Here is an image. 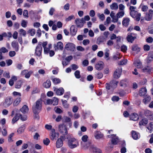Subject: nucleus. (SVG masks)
<instances>
[{
    "label": "nucleus",
    "instance_id": "nucleus-27",
    "mask_svg": "<svg viewBox=\"0 0 153 153\" xmlns=\"http://www.w3.org/2000/svg\"><path fill=\"white\" fill-rule=\"evenodd\" d=\"M132 50L137 53H138L140 51V48L136 45H134L132 46Z\"/></svg>",
    "mask_w": 153,
    "mask_h": 153
},
{
    "label": "nucleus",
    "instance_id": "nucleus-2",
    "mask_svg": "<svg viewBox=\"0 0 153 153\" xmlns=\"http://www.w3.org/2000/svg\"><path fill=\"white\" fill-rule=\"evenodd\" d=\"M68 139V145L71 149H73L78 146L79 144L77 140L74 137H71L70 135H68L67 137Z\"/></svg>",
    "mask_w": 153,
    "mask_h": 153
},
{
    "label": "nucleus",
    "instance_id": "nucleus-11",
    "mask_svg": "<svg viewBox=\"0 0 153 153\" xmlns=\"http://www.w3.org/2000/svg\"><path fill=\"white\" fill-rule=\"evenodd\" d=\"M65 48L67 50L74 51L75 48V45L72 43H68L65 46Z\"/></svg>",
    "mask_w": 153,
    "mask_h": 153
},
{
    "label": "nucleus",
    "instance_id": "nucleus-22",
    "mask_svg": "<svg viewBox=\"0 0 153 153\" xmlns=\"http://www.w3.org/2000/svg\"><path fill=\"white\" fill-rule=\"evenodd\" d=\"M12 46L14 49L15 51H17L19 50V45L18 43L15 42L13 41L11 43Z\"/></svg>",
    "mask_w": 153,
    "mask_h": 153
},
{
    "label": "nucleus",
    "instance_id": "nucleus-55",
    "mask_svg": "<svg viewBox=\"0 0 153 153\" xmlns=\"http://www.w3.org/2000/svg\"><path fill=\"white\" fill-rule=\"evenodd\" d=\"M44 103L45 104L50 105L52 104V100L48 99L45 100L44 102Z\"/></svg>",
    "mask_w": 153,
    "mask_h": 153
},
{
    "label": "nucleus",
    "instance_id": "nucleus-50",
    "mask_svg": "<svg viewBox=\"0 0 153 153\" xmlns=\"http://www.w3.org/2000/svg\"><path fill=\"white\" fill-rule=\"evenodd\" d=\"M28 33L30 34L31 36H33L35 34V30L34 29H31L28 31Z\"/></svg>",
    "mask_w": 153,
    "mask_h": 153
},
{
    "label": "nucleus",
    "instance_id": "nucleus-32",
    "mask_svg": "<svg viewBox=\"0 0 153 153\" xmlns=\"http://www.w3.org/2000/svg\"><path fill=\"white\" fill-rule=\"evenodd\" d=\"M56 47L57 49L62 50L63 49V44L61 42H58Z\"/></svg>",
    "mask_w": 153,
    "mask_h": 153
},
{
    "label": "nucleus",
    "instance_id": "nucleus-8",
    "mask_svg": "<svg viewBox=\"0 0 153 153\" xmlns=\"http://www.w3.org/2000/svg\"><path fill=\"white\" fill-rule=\"evenodd\" d=\"M32 73L33 72L31 71H28L27 70H25L22 71L21 74L22 76L25 75V77L26 78L28 79Z\"/></svg>",
    "mask_w": 153,
    "mask_h": 153
},
{
    "label": "nucleus",
    "instance_id": "nucleus-10",
    "mask_svg": "<svg viewBox=\"0 0 153 153\" xmlns=\"http://www.w3.org/2000/svg\"><path fill=\"white\" fill-rule=\"evenodd\" d=\"M104 65V64L103 62L101 61H99L96 64L95 68L97 70L100 71L103 68Z\"/></svg>",
    "mask_w": 153,
    "mask_h": 153
},
{
    "label": "nucleus",
    "instance_id": "nucleus-37",
    "mask_svg": "<svg viewBox=\"0 0 153 153\" xmlns=\"http://www.w3.org/2000/svg\"><path fill=\"white\" fill-rule=\"evenodd\" d=\"M147 128L149 131V132L151 133L153 130V122L150 123Z\"/></svg>",
    "mask_w": 153,
    "mask_h": 153
},
{
    "label": "nucleus",
    "instance_id": "nucleus-4",
    "mask_svg": "<svg viewBox=\"0 0 153 153\" xmlns=\"http://www.w3.org/2000/svg\"><path fill=\"white\" fill-rule=\"evenodd\" d=\"M13 100V99L12 97H7L3 104V106L5 108L8 107L12 103Z\"/></svg>",
    "mask_w": 153,
    "mask_h": 153
},
{
    "label": "nucleus",
    "instance_id": "nucleus-61",
    "mask_svg": "<svg viewBox=\"0 0 153 153\" xmlns=\"http://www.w3.org/2000/svg\"><path fill=\"white\" fill-rule=\"evenodd\" d=\"M153 41V38L151 37H149L146 39V42L148 43H152Z\"/></svg>",
    "mask_w": 153,
    "mask_h": 153
},
{
    "label": "nucleus",
    "instance_id": "nucleus-63",
    "mask_svg": "<svg viewBox=\"0 0 153 153\" xmlns=\"http://www.w3.org/2000/svg\"><path fill=\"white\" fill-rule=\"evenodd\" d=\"M103 74L101 72H98L96 74V76L97 78L100 79L103 76Z\"/></svg>",
    "mask_w": 153,
    "mask_h": 153
},
{
    "label": "nucleus",
    "instance_id": "nucleus-45",
    "mask_svg": "<svg viewBox=\"0 0 153 153\" xmlns=\"http://www.w3.org/2000/svg\"><path fill=\"white\" fill-rule=\"evenodd\" d=\"M127 62V59L122 60L118 62V65H126Z\"/></svg>",
    "mask_w": 153,
    "mask_h": 153
},
{
    "label": "nucleus",
    "instance_id": "nucleus-14",
    "mask_svg": "<svg viewBox=\"0 0 153 153\" xmlns=\"http://www.w3.org/2000/svg\"><path fill=\"white\" fill-rule=\"evenodd\" d=\"M63 138V136L60 137L58 138L56 142V146L57 148H59L61 147L63 145V142L62 139Z\"/></svg>",
    "mask_w": 153,
    "mask_h": 153
},
{
    "label": "nucleus",
    "instance_id": "nucleus-17",
    "mask_svg": "<svg viewBox=\"0 0 153 153\" xmlns=\"http://www.w3.org/2000/svg\"><path fill=\"white\" fill-rule=\"evenodd\" d=\"M90 150L91 153H102L100 149L94 146L91 147Z\"/></svg>",
    "mask_w": 153,
    "mask_h": 153
},
{
    "label": "nucleus",
    "instance_id": "nucleus-13",
    "mask_svg": "<svg viewBox=\"0 0 153 153\" xmlns=\"http://www.w3.org/2000/svg\"><path fill=\"white\" fill-rule=\"evenodd\" d=\"M122 69L120 68L117 69L114 74V77L115 78H119L121 74Z\"/></svg>",
    "mask_w": 153,
    "mask_h": 153
},
{
    "label": "nucleus",
    "instance_id": "nucleus-56",
    "mask_svg": "<svg viewBox=\"0 0 153 153\" xmlns=\"http://www.w3.org/2000/svg\"><path fill=\"white\" fill-rule=\"evenodd\" d=\"M148 6L145 5L143 6L141 8V10L143 12H146L148 10Z\"/></svg>",
    "mask_w": 153,
    "mask_h": 153
},
{
    "label": "nucleus",
    "instance_id": "nucleus-46",
    "mask_svg": "<svg viewBox=\"0 0 153 153\" xmlns=\"http://www.w3.org/2000/svg\"><path fill=\"white\" fill-rule=\"evenodd\" d=\"M152 16L150 15L148 13H146L145 17L146 20L147 21H150L151 20L152 18Z\"/></svg>",
    "mask_w": 153,
    "mask_h": 153
},
{
    "label": "nucleus",
    "instance_id": "nucleus-41",
    "mask_svg": "<svg viewBox=\"0 0 153 153\" xmlns=\"http://www.w3.org/2000/svg\"><path fill=\"white\" fill-rule=\"evenodd\" d=\"M14 134L13 133H11L9 134L8 136V140L9 142H12L13 141L12 137L14 135Z\"/></svg>",
    "mask_w": 153,
    "mask_h": 153
},
{
    "label": "nucleus",
    "instance_id": "nucleus-5",
    "mask_svg": "<svg viewBox=\"0 0 153 153\" xmlns=\"http://www.w3.org/2000/svg\"><path fill=\"white\" fill-rule=\"evenodd\" d=\"M42 42L39 43L36 47L35 53L37 56H39L41 55L42 51Z\"/></svg>",
    "mask_w": 153,
    "mask_h": 153
},
{
    "label": "nucleus",
    "instance_id": "nucleus-39",
    "mask_svg": "<svg viewBox=\"0 0 153 153\" xmlns=\"http://www.w3.org/2000/svg\"><path fill=\"white\" fill-rule=\"evenodd\" d=\"M28 22L27 21L25 20H22L21 23V25L23 27H27Z\"/></svg>",
    "mask_w": 153,
    "mask_h": 153
},
{
    "label": "nucleus",
    "instance_id": "nucleus-47",
    "mask_svg": "<svg viewBox=\"0 0 153 153\" xmlns=\"http://www.w3.org/2000/svg\"><path fill=\"white\" fill-rule=\"evenodd\" d=\"M50 141L49 139L47 138H45L43 140V143L46 146H48L50 143Z\"/></svg>",
    "mask_w": 153,
    "mask_h": 153
},
{
    "label": "nucleus",
    "instance_id": "nucleus-59",
    "mask_svg": "<svg viewBox=\"0 0 153 153\" xmlns=\"http://www.w3.org/2000/svg\"><path fill=\"white\" fill-rule=\"evenodd\" d=\"M121 50L123 52H126L127 50V46L124 45H122L121 47Z\"/></svg>",
    "mask_w": 153,
    "mask_h": 153
},
{
    "label": "nucleus",
    "instance_id": "nucleus-34",
    "mask_svg": "<svg viewBox=\"0 0 153 153\" xmlns=\"http://www.w3.org/2000/svg\"><path fill=\"white\" fill-rule=\"evenodd\" d=\"M110 8L112 10H117L118 9V6L116 3H114L110 5Z\"/></svg>",
    "mask_w": 153,
    "mask_h": 153
},
{
    "label": "nucleus",
    "instance_id": "nucleus-28",
    "mask_svg": "<svg viewBox=\"0 0 153 153\" xmlns=\"http://www.w3.org/2000/svg\"><path fill=\"white\" fill-rule=\"evenodd\" d=\"M51 85V82L49 80H47L43 84L44 87L46 88H49Z\"/></svg>",
    "mask_w": 153,
    "mask_h": 153
},
{
    "label": "nucleus",
    "instance_id": "nucleus-15",
    "mask_svg": "<svg viewBox=\"0 0 153 153\" xmlns=\"http://www.w3.org/2000/svg\"><path fill=\"white\" fill-rule=\"evenodd\" d=\"M146 60L147 63H150L153 61V51H150L149 52Z\"/></svg>",
    "mask_w": 153,
    "mask_h": 153
},
{
    "label": "nucleus",
    "instance_id": "nucleus-62",
    "mask_svg": "<svg viewBox=\"0 0 153 153\" xmlns=\"http://www.w3.org/2000/svg\"><path fill=\"white\" fill-rule=\"evenodd\" d=\"M62 153H71L69 151H68L67 149L64 147H62L61 149Z\"/></svg>",
    "mask_w": 153,
    "mask_h": 153
},
{
    "label": "nucleus",
    "instance_id": "nucleus-6",
    "mask_svg": "<svg viewBox=\"0 0 153 153\" xmlns=\"http://www.w3.org/2000/svg\"><path fill=\"white\" fill-rule=\"evenodd\" d=\"M58 130L59 131L63 134H67V130L65 126L63 124H60L59 126Z\"/></svg>",
    "mask_w": 153,
    "mask_h": 153
},
{
    "label": "nucleus",
    "instance_id": "nucleus-24",
    "mask_svg": "<svg viewBox=\"0 0 153 153\" xmlns=\"http://www.w3.org/2000/svg\"><path fill=\"white\" fill-rule=\"evenodd\" d=\"M128 84V81L126 79L122 80L120 83V86L123 87H126Z\"/></svg>",
    "mask_w": 153,
    "mask_h": 153
},
{
    "label": "nucleus",
    "instance_id": "nucleus-31",
    "mask_svg": "<svg viewBox=\"0 0 153 153\" xmlns=\"http://www.w3.org/2000/svg\"><path fill=\"white\" fill-rule=\"evenodd\" d=\"M25 129V126L22 125L18 129L17 132L19 134H21L24 132Z\"/></svg>",
    "mask_w": 153,
    "mask_h": 153
},
{
    "label": "nucleus",
    "instance_id": "nucleus-49",
    "mask_svg": "<svg viewBox=\"0 0 153 153\" xmlns=\"http://www.w3.org/2000/svg\"><path fill=\"white\" fill-rule=\"evenodd\" d=\"M121 58V56H120L119 53L117 54L116 55L113 56V58L114 60H118Z\"/></svg>",
    "mask_w": 153,
    "mask_h": 153
},
{
    "label": "nucleus",
    "instance_id": "nucleus-64",
    "mask_svg": "<svg viewBox=\"0 0 153 153\" xmlns=\"http://www.w3.org/2000/svg\"><path fill=\"white\" fill-rule=\"evenodd\" d=\"M95 13L94 11L93 10H91L89 12V15L90 16L92 17L94 16L95 15Z\"/></svg>",
    "mask_w": 153,
    "mask_h": 153
},
{
    "label": "nucleus",
    "instance_id": "nucleus-54",
    "mask_svg": "<svg viewBox=\"0 0 153 153\" xmlns=\"http://www.w3.org/2000/svg\"><path fill=\"white\" fill-rule=\"evenodd\" d=\"M19 119V117L17 116L16 115L15 116L13 119L12 120V123L13 124H14L15 123H16L17 120H18Z\"/></svg>",
    "mask_w": 153,
    "mask_h": 153
},
{
    "label": "nucleus",
    "instance_id": "nucleus-30",
    "mask_svg": "<svg viewBox=\"0 0 153 153\" xmlns=\"http://www.w3.org/2000/svg\"><path fill=\"white\" fill-rule=\"evenodd\" d=\"M148 123V120L146 119L142 120L139 123V124L140 126L145 125Z\"/></svg>",
    "mask_w": 153,
    "mask_h": 153
},
{
    "label": "nucleus",
    "instance_id": "nucleus-57",
    "mask_svg": "<svg viewBox=\"0 0 153 153\" xmlns=\"http://www.w3.org/2000/svg\"><path fill=\"white\" fill-rule=\"evenodd\" d=\"M140 16L141 14L140 13H138L135 15V17L134 18L135 19V20L137 21H138L140 20Z\"/></svg>",
    "mask_w": 153,
    "mask_h": 153
},
{
    "label": "nucleus",
    "instance_id": "nucleus-7",
    "mask_svg": "<svg viewBox=\"0 0 153 153\" xmlns=\"http://www.w3.org/2000/svg\"><path fill=\"white\" fill-rule=\"evenodd\" d=\"M75 22L78 27H81L83 26L85 22L84 21L83 18L81 19H76L75 20Z\"/></svg>",
    "mask_w": 153,
    "mask_h": 153
},
{
    "label": "nucleus",
    "instance_id": "nucleus-29",
    "mask_svg": "<svg viewBox=\"0 0 153 153\" xmlns=\"http://www.w3.org/2000/svg\"><path fill=\"white\" fill-rule=\"evenodd\" d=\"M21 100L20 97H19L16 99L13 102V105L14 106H16L18 105Z\"/></svg>",
    "mask_w": 153,
    "mask_h": 153
},
{
    "label": "nucleus",
    "instance_id": "nucleus-26",
    "mask_svg": "<svg viewBox=\"0 0 153 153\" xmlns=\"http://www.w3.org/2000/svg\"><path fill=\"white\" fill-rule=\"evenodd\" d=\"M134 65L135 67L137 68H140L142 67V64L140 61L137 60L135 61L134 62Z\"/></svg>",
    "mask_w": 153,
    "mask_h": 153
},
{
    "label": "nucleus",
    "instance_id": "nucleus-12",
    "mask_svg": "<svg viewBox=\"0 0 153 153\" xmlns=\"http://www.w3.org/2000/svg\"><path fill=\"white\" fill-rule=\"evenodd\" d=\"M108 136L109 138H112L111 142L113 144L115 145L117 143L119 140L118 138L115 135L112 134L111 136L108 135Z\"/></svg>",
    "mask_w": 153,
    "mask_h": 153
},
{
    "label": "nucleus",
    "instance_id": "nucleus-43",
    "mask_svg": "<svg viewBox=\"0 0 153 153\" xmlns=\"http://www.w3.org/2000/svg\"><path fill=\"white\" fill-rule=\"evenodd\" d=\"M152 68L150 67L147 66L145 67L143 69V71L145 72H149L151 71Z\"/></svg>",
    "mask_w": 153,
    "mask_h": 153
},
{
    "label": "nucleus",
    "instance_id": "nucleus-58",
    "mask_svg": "<svg viewBox=\"0 0 153 153\" xmlns=\"http://www.w3.org/2000/svg\"><path fill=\"white\" fill-rule=\"evenodd\" d=\"M138 13L136 10L132 12H130V14L131 16L133 18H134L135 15Z\"/></svg>",
    "mask_w": 153,
    "mask_h": 153
},
{
    "label": "nucleus",
    "instance_id": "nucleus-20",
    "mask_svg": "<svg viewBox=\"0 0 153 153\" xmlns=\"http://www.w3.org/2000/svg\"><path fill=\"white\" fill-rule=\"evenodd\" d=\"M130 21V19L128 18H124L122 21V24L123 26L127 27L129 25Z\"/></svg>",
    "mask_w": 153,
    "mask_h": 153
},
{
    "label": "nucleus",
    "instance_id": "nucleus-18",
    "mask_svg": "<svg viewBox=\"0 0 153 153\" xmlns=\"http://www.w3.org/2000/svg\"><path fill=\"white\" fill-rule=\"evenodd\" d=\"M130 120L136 121L138 120L139 119V117L138 114L136 113H133L131 114L130 115Z\"/></svg>",
    "mask_w": 153,
    "mask_h": 153
},
{
    "label": "nucleus",
    "instance_id": "nucleus-51",
    "mask_svg": "<svg viewBox=\"0 0 153 153\" xmlns=\"http://www.w3.org/2000/svg\"><path fill=\"white\" fill-rule=\"evenodd\" d=\"M97 15L101 21H103L105 19V17L103 14H100L98 13L97 14Z\"/></svg>",
    "mask_w": 153,
    "mask_h": 153
},
{
    "label": "nucleus",
    "instance_id": "nucleus-21",
    "mask_svg": "<svg viewBox=\"0 0 153 153\" xmlns=\"http://www.w3.org/2000/svg\"><path fill=\"white\" fill-rule=\"evenodd\" d=\"M134 35L133 33H129L128 34L127 37V41L129 42H132L134 40V37L132 36V35Z\"/></svg>",
    "mask_w": 153,
    "mask_h": 153
},
{
    "label": "nucleus",
    "instance_id": "nucleus-23",
    "mask_svg": "<svg viewBox=\"0 0 153 153\" xmlns=\"http://www.w3.org/2000/svg\"><path fill=\"white\" fill-rule=\"evenodd\" d=\"M20 111L23 113H26L28 112L29 108L26 105H24L22 108L20 109Z\"/></svg>",
    "mask_w": 153,
    "mask_h": 153
},
{
    "label": "nucleus",
    "instance_id": "nucleus-44",
    "mask_svg": "<svg viewBox=\"0 0 153 153\" xmlns=\"http://www.w3.org/2000/svg\"><path fill=\"white\" fill-rule=\"evenodd\" d=\"M125 13L124 11H121L117 13L116 16L118 18H120L122 17L124 15Z\"/></svg>",
    "mask_w": 153,
    "mask_h": 153
},
{
    "label": "nucleus",
    "instance_id": "nucleus-40",
    "mask_svg": "<svg viewBox=\"0 0 153 153\" xmlns=\"http://www.w3.org/2000/svg\"><path fill=\"white\" fill-rule=\"evenodd\" d=\"M22 82L21 80L18 81L16 83L15 87L16 88H20L22 86Z\"/></svg>",
    "mask_w": 153,
    "mask_h": 153
},
{
    "label": "nucleus",
    "instance_id": "nucleus-19",
    "mask_svg": "<svg viewBox=\"0 0 153 153\" xmlns=\"http://www.w3.org/2000/svg\"><path fill=\"white\" fill-rule=\"evenodd\" d=\"M147 93V89L145 87L141 88L139 91V94L140 96H144Z\"/></svg>",
    "mask_w": 153,
    "mask_h": 153
},
{
    "label": "nucleus",
    "instance_id": "nucleus-35",
    "mask_svg": "<svg viewBox=\"0 0 153 153\" xmlns=\"http://www.w3.org/2000/svg\"><path fill=\"white\" fill-rule=\"evenodd\" d=\"M132 136L134 140H137L138 138V135L137 132L134 131L132 132Z\"/></svg>",
    "mask_w": 153,
    "mask_h": 153
},
{
    "label": "nucleus",
    "instance_id": "nucleus-52",
    "mask_svg": "<svg viewBox=\"0 0 153 153\" xmlns=\"http://www.w3.org/2000/svg\"><path fill=\"white\" fill-rule=\"evenodd\" d=\"M74 75L76 78L79 79L80 78V71H79L77 70L74 72Z\"/></svg>",
    "mask_w": 153,
    "mask_h": 153
},
{
    "label": "nucleus",
    "instance_id": "nucleus-3",
    "mask_svg": "<svg viewBox=\"0 0 153 153\" xmlns=\"http://www.w3.org/2000/svg\"><path fill=\"white\" fill-rule=\"evenodd\" d=\"M42 102L41 99L37 100L35 104L33 107V113L35 114L38 113L41 110L42 108Z\"/></svg>",
    "mask_w": 153,
    "mask_h": 153
},
{
    "label": "nucleus",
    "instance_id": "nucleus-42",
    "mask_svg": "<svg viewBox=\"0 0 153 153\" xmlns=\"http://www.w3.org/2000/svg\"><path fill=\"white\" fill-rule=\"evenodd\" d=\"M58 100L57 98L56 97H53L52 100V104L53 105H56L58 104Z\"/></svg>",
    "mask_w": 153,
    "mask_h": 153
},
{
    "label": "nucleus",
    "instance_id": "nucleus-25",
    "mask_svg": "<svg viewBox=\"0 0 153 153\" xmlns=\"http://www.w3.org/2000/svg\"><path fill=\"white\" fill-rule=\"evenodd\" d=\"M103 135L101 134L100 132L96 131L95 132L94 136L97 139H100L102 138Z\"/></svg>",
    "mask_w": 153,
    "mask_h": 153
},
{
    "label": "nucleus",
    "instance_id": "nucleus-1",
    "mask_svg": "<svg viewBox=\"0 0 153 153\" xmlns=\"http://www.w3.org/2000/svg\"><path fill=\"white\" fill-rule=\"evenodd\" d=\"M48 42H44L42 44V46L44 48V52L45 54H49L51 57L53 56L55 54L53 51L51 50L50 49L52 48V45L51 44H48L47 45Z\"/></svg>",
    "mask_w": 153,
    "mask_h": 153
},
{
    "label": "nucleus",
    "instance_id": "nucleus-9",
    "mask_svg": "<svg viewBox=\"0 0 153 153\" xmlns=\"http://www.w3.org/2000/svg\"><path fill=\"white\" fill-rule=\"evenodd\" d=\"M59 134L58 133H56L54 129H51V133L50 135V137L52 140H53L56 137H58Z\"/></svg>",
    "mask_w": 153,
    "mask_h": 153
},
{
    "label": "nucleus",
    "instance_id": "nucleus-48",
    "mask_svg": "<svg viewBox=\"0 0 153 153\" xmlns=\"http://www.w3.org/2000/svg\"><path fill=\"white\" fill-rule=\"evenodd\" d=\"M23 15L25 18H28L29 17L28 10H24L23 12Z\"/></svg>",
    "mask_w": 153,
    "mask_h": 153
},
{
    "label": "nucleus",
    "instance_id": "nucleus-60",
    "mask_svg": "<svg viewBox=\"0 0 153 153\" xmlns=\"http://www.w3.org/2000/svg\"><path fill=\"white\" fill-rule=\"evenodd\" d=\"M56 113H58L59 114L61 113L62 112V111L60 108L57 107H55L54 109Z\"/></svg>",
    "mask_w": 153,
    "mask_h": 153
},
{
    "label": "nucleus",
    "instance_id": "nucleus-36",
    "mask_svg": "<svg viewBox=\"0 0 153 153\" xmlns=\"http://www.w3.org/2000/svg\"><path fill=\"white\" fill-rule=\"evenodd\" d=\"M19 32L20 35H22L24 36H25L26 35V31L23 29H19Z\"/></svg>",
    "mask_w": 153,
    "mask_h": 153
},
{
    "label": "nucleus",
    "instance_id": "nucleus-33",
    "mask_svg": "<svg viewBox=\"0 0 153 153\" xmlns=\"http://www.w3.org/2000/svg\"><path fill=\"white\" fill-rule=\"evenodd\" d=\"M151 99V97L150 96H148L145 97V98L143 100V101L145 104H146L150 102Z\"/></svg>",
    "mask_w": 153,
    "mask_h": 153
},
{
    "label": "nucleus",
    "instance_id": "nucleus-38",
    "mask_svg": "<svg viewBox=\"0 0 153 153\" xmlns=\"http://www.w3.org/2000/svg\"><path fill=\"white\" fill-rule=\"evenodd\" d=\"M71 33L72 36H75L76 32V30L74 27L72 26L70 28Z\"/></svg>",
    "mask_w": 153,
    "mask_h": 153
},
{
    "label": "nucleus",
    "instance_id": "nucleus-16",
    "mask_svg": "<svg viewBox=\"0 0 153 153\" xmlns=\"http://www.w3.org/2000/svg\"><path fill=\"white\" fill-rule=\"evenodd\" d=\"M54 91L56 94L58 95H61L63 94L64 90L62 88H55Z\"/></svg>",
    "mask_w": 153,
    "mask_h": 153
},
{
    "label": "nucleus",
    "instance_id": "nucleus-53",
    "mask_svg": "<svg viewBox=\"0 0 153 153\" xmlns=\"http://www.w3.org/2000/svg\"><path fill=\"white\" fill-rule=\"evenodd\" d=\"M53 82L55 84H57L59 83L60 82V80L57 78H54L52 80Z\"/></svg>",
    "mask_w": 153,
    "mask_h": 153
}]
</instances>
